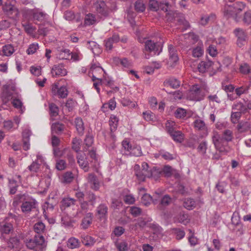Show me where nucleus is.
<instances>
[{"label":"nucleus","mask_w":251,"mask_h":251,"mask_svg":"<svg viewBox=\"0 0 251 251\" xmlns=\"http://www.w3.org/2000/svg\"><path fill=\"white\" fill-rule=\"evenodd\" d=\"M27 248L34 251H44L47 244L43 236L35 235L32 239H27L25 241Z\"/></svg>","instance_id":"obj_1"},{"label":"nucleus","mask_w":251,"mask_h":251,"mask_svg":"<svg viewBox=\"0 0 251 251\" xmlns=\"http://www.w3.org/2000/svg\"><path fill=\"white\" fill-rule=\"evenodd\" d=\"M238 5L237 3L226 5L223 9L224 16L227 19L232 18L236 22H239L240 18L238 15L241 12L242 9Z\"/></svg>","instance_id":"obj_2"},{"label":"nucleus","mask_w":251,"mask_h":251,"mask_svg":"<svg viewBox=\"0 0 251 251\" xmlns=\"http://www.w3.org/2000/svg\"><path fill=\"white\" fill-rule=\"evenodd\" d=\"M97 14L100 18L107 17L110 13V9L103 0H97L92 6Z\"/></svg>","instance_id":"obj_3"},{"label":"nucleus","mask_w":251,"mask_h":251,"mask_svg":"<svg viewBox=\"0 0 251 251\" xmlns=\"http://www.w3.org/2000/svg\"><path fill=\"white\" fill-rule=\"evenodd\" d=\"M204 97V94L200 89L199 84L192 85L188 94V98L192 100L200 101Z\"/></svg>","instance_id":"obj_4"},{"label":"nucleus","mask_w":251,"mask_h":251,"mask_svg":"<svg viewBox=\"0 0 251 251\" xmlns=\"http://www.w3.org/2000/svg\"><path fill=\"white\" fill-rule=\"evenodd\" d=\"M233 33L237 38L236 44L237 46L241 48L247 42L248 39L247 33L243 29L241 28H235Z\"/></svg>","instance_id":"obj_5"},{"label":"nucleus","mask_w":251,"mask_h":251,"mask_svg":"<svg viewBox=\"0 0 251 251\" xmlns=\"http://www.w3.org/2000/svg\"><path fill=\"white\" fill-rule=\"evenodd\" d=\"M216 68L217 70L220 68V64L219 63H214L212 61H201L198 65V69L200 73H205L210 67Z\"/></svg>","instance_id":"obj_6"},{"label":"nucleus","mask_w":251,"mask_h":251,"mask_svg":"<svg viewBox=\"0 0 251 251\" xmlns=\"http://www.w3.org/2000/svg\"><path fill=\"white\" fill-rule=\"evenodd\" d=\"M3 13L11 18H16L19 15L18 9L10 3H6L2 6Z\"/></svg>","instance_id":"obj_7"},{"label":"nucleus","mask_w":251,"mask_h":251,"mask_svg":"<svg viewBox=\"0 0 251 251\" xmlns=\"http://www.w3.org/2000/svg\"><path fill=\"white\" fill-rule=\"evenodd\" d=\"M77 163L79 166L82 168L85 172H88L89 169V165L91 162H92V160L88 159V157H86L85 153H79L77 156Z\"/></svg>","instance_id":"obj_8"},{"label":"nucleus","mask_w":251,"mask_h":251,"mask_svg":"<svg viewBox=\"0 0 251 251\" xmlns=\"http://www.w3.org/2000/svg\"><path fill=\"white\" fill-rule=\"evenodd\" d=\"M58 84V83H54L52 85V93L55 95H57L59 98H66L68 94L67 88L64 86L59 88Z\"/></svg>","instance_id":"obj_9"},{"label":"nucleus","mask_w":251,"mask_h":251,"mask_svg":"<svg viewBox=\"0 0 251 251\" xmlns=\"http://www.w3.org/2000/svg\"><path fill=\"white\" fill-rule=\"evenodd\" d=\"M51 74L53 77L65 76L67 74V71L62 64L54 65L51 70Z\"/></svg>","instance_id":"obj_10"},{"label":"nucleus","mask_w":251,"mask_h":251,"mask_svg":"<svg viewBox=\"0 0 251 251\" xmlns=\"http://www.w3.org/2000/svg\"><path fill=\"white\" fill-rule=\"evenodd\" d=\"M158 171L155 169L153 171H147L142 169L136 171V176L139 180L140 181H144L146 177H153L156 174L158 173Z\"/></svg>","instance_id":"obj_11"},{"label":"nucleus","mask_w":251,"mask_h":251,"mask_svg":"<svg viewBox=\"0 0 251 251\" xmlns=\"http://www.w3.org/2000/svg\"><path fill=\"white\" fill-rule=\"evenodd\" d=\"M176 25H182L183 31L187 29L190 25L188 21H187L184 17V15L180 13L177 12L175 18L174 22Z\"/></svg>","instance_id":"obj_12"},{"label":"nucleus","mask_w":251,"mask_h":251,"mask_svg":"<svg viewBox=\"0 0 251 251\" xmlns=\"http://www.w3.org/2000/svg\"><path fill=\"white\" fill-rule=\"evenodd\" d=\"M212 142L214 144L215 147L217 150H219L220 152H222L224 151L223 149L222 148V146L225 140L223 137L220 136L218 132H215L213 133V135L212 136Z\"/></svg>","instance_id":"obj_13"},{"label":"nucleus","mask_w":251,"mask_h":251,"mask_svg":"<svg viewBox=\"0 0 251 251\" xmlns=\"http://www.w3.org/2000/svg\"><path fill=\"white\" fill-rule=\"evenodd\" d=\"M31 135L30 130L25 128L22 132L23 148L25 151H27L30 148V136Z\"/></svg>","instance_id":"obj_14"},{"label":"nucleus","mask_w":251,"mask_h":251,"mask_svg":"<svg viewBox=\"0 0 251 251\" xmlns=\"http://www.w3.org/2000/svg\"><path fill=\"white\" fill-rule=\"evenodd\" d=\"M37 204L36 201L34 199H30L23 202L21 206L22 211L24 213H28L32 210V209L36 208Z\"/></svg>","instance_id":"obj_15"},{"label":"nucleus","mask_w":251,"mask_h":251,"mask_svg":"<svg viewBox=\"0 0 251 251\" xmlns=\"http://www.w3.org/2000/svg\"><path fill=\"white\" fill-rule=\"evenodd\" d=\"M87 181L90 184L91 189L95 191L99 190L100 186V182L95 174H89L87 176Z\"/></svg>","instance_id":"obj_16"},{"label":"nucleus","mask_w":251,"mask_h":251,"mask_svg":"<svg viewBox=\"0 0 251 251\" xmlns=\"http://www.w3.org/2000/svg\"><path fill=\"white\" fill-rule=\"evenodd\" d=\"M145 43V48L146 51H153L155 54L156 53L159 54L160 51H158V50L160 47V45L150 40H147Z\"/></svg>","instance_id":"obj_17"},{"label":"nucleus","mask_w":251,"mask_h":251,"mask_svg":"<svg viewBox=\"0 0 251 251\" xmlns=\"http://www.w3.org/2000/svg\"><path fill=\"white\" fill-rule=\"evenodd\" d=\"M120 41V37L118 34L114 33L112 37L104 41L105 47L108 50H111L113 48V44L118 43Z\"/></svg>","instance_id":"obj_18"},{"label":"nucleus","mask_w":251,"mask_h":251,"mask_svg":"<svg viewBox=\"0 0 251 251\" xmlns=\"http://www.w3.org/2000/svg\"><path fill=\"white\" fill-rule=\"evenodd\" d=\"M93 214L89 212L85 214L84 217L82 219L80 227L82 229H86L89 227L92 223Z\"/></svg>","instance_id":"obj_19"},{"label":"nucleus","mask_w":251,"mask_h":251,"mask_svg":"<svg viewBox=\"0 0 251 251\" xmlns=\"http://www.w3.org/2000/svg\"><path fill=\"white\" fill-rule=\"evenodd\" d=\"M193 126L195 129L197 130L202 132H206L207 131V127L205 122L200 119H197L193 122Z\"/></svg>","instance_id":"obj_20"},{"label":"nucleus","mask_w":251,"mask_h":251,"mask_svg":"<svg viewBox=\"0 0 251 251\" xmlns=\"http://www.w3.org/2000/svg\"><path fill=\"white\" fill-rule=\"evenodd\" d=\"M13 231V225L10 223L3 222L0 225V232L2 234H9Z\"/></svg>","instance_id":"obj_21"},{"label":"nucleus","mask_w":251,"mask_h":251,"mask_svg":"<svg viewBox=\"0 0 251 251\" xmlns=\"http://www.w3.org/2000/svg\"><path fill=\"white\" fill-rule=\"evenodd\" d=\"M57 57L59 59H68L71 55L70 50L67 49L59 47L57 49Z\"/></svg>","instance_id":"obj_22"},{"label":"nucleus","mask_w":251,"mask_h":251,"mask_svg":"<svg viewBox=\"0 0 251 251\" xmlns=\"http://www.w3.org/2000/svg\"><path fill=\"white\" fill-rule=\"evenodd\" d=\"M13 90L8 89L7 87H6L2 92L1 95H2V99L3 101L5 102H7L9 100L13 99Z\"/></svg>","instance_id":"obj_23"},{"label":"nucleus","mask_w":251,"mask_h":251,"mask_svg":"<svg viewBox=\"0 0 251 251\" xmlns=\"http://www.w3.org/2000/svg\"><path fill=\"white\" fill-rule=\"evenodd\" d=\"M64 128L65 126L63 124L59 122L53 123L51 127L52 133L59 134L63 131Z\"/></svg>","instance_id":"obj_24"},{"label":"nucleus","mask_w":251,"mask_h":251,"mask_svg":"<svg viewBox=\"0 0 251 251\" xmlns=\"http://www.w3.org/2000/svg\"><path fill=\"white\" fill-rule=\"evenodd\" d=\"M168 50L170 53L169 59L170 61L173 63H176L178 60V57L176 52V49L173 45H170L168 46Z\"/></svg>","instance_id":"obj_25"},{"label":"nucleus","mask_w":251,"mask_h":251,"mask_svg":"<svg viewBox=\"0 0 251 251\" xmlns=\"http://www.w3.org/2000/svg\"><path fill=\"white\" fill-rule=\"evenodd\" d=\"M75 127L78 133L82 135L83 134L84 126L83 121L80 118H76L75 121Z\"/></svg>","instance_id":"obj_26"},{"label":"nucleus","mask_w":251,"mask_h":251,"mask_svg":"<svg viewBox=\"0 0 251 251\" xmlns=\"http://www.w3.org/2000/svg\"><path fill=\"white\" fill-rule=\"evenodd\" d=\"M20 239L17 237H11L7 242L8 247L10 249H18L20 248Z\"/></svg>","instance_id":"obj_27"},{"label":"nucleus","mask_w":251,"mask_h":251,"mask_svg":"<svg viewBox=\"0 0 251 251\" xmlns=\"http://www.w3.org/2000/svg\"><path fill=\"white\" fill-rule=\"evenodd\" d=\"M47 14L43 12L35 10L32 12L33 20L39 22H42L45 19Z\"/></svg>","instance_id":"obj_28"},{"label":"nucleus","mask_w":251,"mask_h":251,"mask_svg":"<svg viewBox=\"0 0 251 251\" xmlns=\"http://www.w3.org/2000/svg\"><path fill=\"white\" fill-rule=\"evenodd\" d=\"M92 80L94 82V87L96 89L97 92L100 93V89L98 86L100 84H101L102 83L105 84L106 80H102L101 78H98L97 76H96L94 74L92 75Z\"/></svg>","instance_id":"obj_29"},{"label":"nucleus","mask_w":251,"mask_h":251,"mask_svg":"<svg viewBox=\"0 0 251 251\" xmlns=\"http://www.w3.org/2000/svg\"><path fill=\"white\" fill-rule=\"evenodd\" d=\"M170 135L175 141L178 143H181L184 140V135L180 131L175 130Z\"/></svg>","instance_id":"obj_30"},{"label":"nucleus","mask_w":251,"mask_h":251,"mask_svg":"<svg viewBox=\"0 0 251 251\" xmlns=\"http://www.w3.org/2000/svg\"><path fill=\"white\" fill-rule=\"evenodd\" d=\"M96 22V18L95 15L89 13L87 14L84 18V24L86 25H94Z\"/></svg>","instance_id":"obj_31"},{"label":"nucleus","mask_w":251,"mask_h":251,"mask_svg":"<svg viewBox=\"0 0 251 251\" xmlns=\"http://www.w3.org/2000/svg\"><path fill=\"white\" fill-rule=\"evenodd\" d=\"M118 122L119 119L116 116L112 115L110 117L109 124L110 127V131L112 132H114L116 130L118 126Z\"/></svg>","instance_id":"obj_32"},{"label":"nucleus","mask_w":251,"mask_h":251,"mask_svg":"<svg viewBox=\"0 0 251 251\" xmlns=\"http://www.w3.org/2000/svg\"><path fill=\"white\" fill-rule=\"evenodd\" d=\"M166 86H170L171 88L176 89L180 86V82L174 78H170L164 82Z\"/></svg>","instance_id":"obj_33"},{"label":"nucleus","mask_w":251,"mask_h":251,"mask_svg":"<svg viewBox=\"0 0 251 251\" xmlns=\"http://www.w3.org/2000/svg\"><path fill=\"white\" fill-rule=\"evenodd\" d=\"M75 202V200L74 199L70 198H64L61 201V207L64 208L69 207L72 205H74Z\"/></svg>","instance_id":"obj_34"},{"label":"nucleus","mask_w":251,"mask_h":251,"mask_svg":"<svg viewBox=\"0 0 251 251\" xmlns=\"http://www.w3.org/2000/svg\"><path fill=\"white\" fill-rule=\"evenodd\" d=\"M67 247L71 249L78 248L79 246V242L75 238L72 237L69 239L67 243Z\"/></svg>","instance_id":"obj_35"},{"label":"nucleus","mask_w":251,"mask_h":251,"mask_svg":"<svg viewBox=\"0 0 251 251\" xmlns=\"http://www.w3.org/2000/svg\"><path fill=\"white\" fill-rule=\"evenodd\" d=\"M97 213L100 218L104 217L108 212V207L104 204H100L97 208Z\"/></svg>","instance_id":"obj_36"},{"label":"nucleus","mask_w":251,"mask_h":251,"mask_svg":"<svg viewBox=\"0 0 251 251\" xmlns=\"http://www.w3.org/2000/svg\"><path fill=\"white\" fill-rule=\"evenodd\" d=\"M74 179L73 174L71 172H67L62 175L61 181L63 183H71Z\"/></svg>","instance_id":"obj_37"},{"label":"nucleus","mask_w":251,"mask_h":251,"mask_svg":"<svg viewBox=\"0 0 251 251\" xmlns=\"http://www.w3.org/2000/svg\"><path fill=\"white\" fill-rule=\"evenodd\" d=\"M88 48L92 50L94 54H99L100 52V49L99 48V45L94 41H89Z\"/></svg>","instance_id":"obj_38"},{"label":"nucleus","mask_w":251,"mask_h":251,"mask_svg":"<svg viewBox=\"0 0 251 251\" xmlns=\"http://www.w3.org/2000/svg\"><path fill=\"white\" fill-rule=\"evenodd\" d=\"M81 242L85 246H92L95 243V240L89 235H85L82 237Z\"/></svg>","instance_id":"obj_39"},{"label":"nucleus","mask_w":251,"mask_h":251,"mask_svg":"<svg viewBox=\"0 0 251 251\" xmlns=\"http://www.w3.org/2000/svg\"><path fill=\"white\" fill-rule=\"evenodd\" d=\"M183 206L188 210L193 209L195 206V201L191 198L185 199L183 201Z\"/></svg>","instance_id":"obj_40"},{"label":"nucleus","mask_w":251,"mask_h":251,"mask_svg":"<svg viewBox=\"0 0 251 251\" xmlns=\"http://www.w3.org/2000/svg\"><path fill=\"white\" fill-rule=\"evenodd\" d=\"M135 10L137 12H143L145 10L146 6L143 0H137L134 3Z\"/></svg>","instance_id":"obj_41"},{"label":"nucleus","mask_w":251,"mask_h":251,"mask_svg":"<svg viewBox=\"0 0 251 251\" xmlns=\"http://www.w3.org/2000/svg\"><path fill=\"white\" fill-rule=\"evenodd\" d=\"M45 230V225L42 222H38L35 224L34 226V230L35 232L39 234H42L44 233Z\"/></svg>","instance_id":"obj_42"},{"label":"nucleus","mask_w":251,"mask_h":251,"mask_svg":"<svg viewBox=\"0 0 251 251\" xmlns=\"http://www.w3.org/2000/svg\"><path fill=\"white\" fill-rule=\"evenodd\" d=\"M203 49L201 46H198L193 48L192 50V55L194 57L199 58L203 54Z\"/></svg>","instance_id":"obj_43"},{"label":"nucleus","mask_w":251,"mask_h":251,"mask_svg":"<svg viewBox=\"0 0 251 251\" xmlns=\"http://www.w3.org/2000/svg\"><path fill=\"white\" fill-rule=\"evenodd\" d=\"M172 230L176 235V239L178 240L182 239L185 236V233L183 229L179 228H174L172 229Z\"/></svg>","instance_id":"obj_44"},{"label":"nucleus","mask_w":251,"mask_h":251,"mask_svg":"<svg viewBox=\"0 0 251 251\" xmlns=\"http://www.w3.org/2000/svg\"><path fill=\"white\" fill-rule=\"evenodd\" d=\"M222 137L225 141L226 142H229L232 141L233 137V132L229 129L225 130L222 133Z\"/></svg>","instance_id":"obj_45"},{"label":"nucleus","mask_w":251,"mask_h":251,"mask_svg":"<svg viewBox=\"0 0 251 251\" xmlns=\"http://www.w3.org/2000/svg\"><path fill=\"white\" fill-rule=\"evenodd\" d=\"M172 201V198L168 195H165L161 199L159 205L162 207H165L169 205Z\"/></svg>","instance_id":"obj_46"},{"label":"nucleus","mask_w":251,"mask_h":251,"mask_svg":"<svg viewBox=\"0 0 251 251\" xmlns=\"http://www.w3.org/2000/svg\"><path fill=\"white\" fill-rule=\"evenodd\" d=\"M2 51L4 55L9 56L14 52V49L11 45L8 44L3 47Z\"/></svg>","instance_id":"obj_47"},{"label":"nucleus","mask_w":251,"mask_h":251,"mask_svg":"<svg viewBox=\"0 0 251 251\" xmlns=\"http://www.w3.org/2000/svg\"><path fill=\"white\" fill-rule=\"evenodd\" d=\"M242 21L244 24L249 25L251 24V11L249 10L246 12L242 18Z\"/></svg>","instance_id":"obj_48"},{"label":"nucleus","mask_w":251,"mask_h":251,"mask_svg":"<svg viewBox=\"0 0 251 251\" xmlns=\"http://www.w3.org/2000/svg\"><path fill=\"white\" fill-rule=\"evenodd\" d=\"M149 7L151 11H156L158 10L159 4L156 0H149Z\"/></svg>","instance_id":"obj_49"},{"label":"nucleus","mask_w":251,"mask_h":251,"mask_svg":"<svg viewBox=\"0 0 251 251\" xmlns=\"http://www.w3.org/2000/svg\"><path fill=\"white\" fill-rule=\"evenodd\" d=\"M49 109L51 117H55L58 114V107L54 103H51L50 104Z\"/></svg>","instance_id":"obj_50"},{"label":"nucleus","mask_w":251,"mask_h":251,"mask_svg":"<svg viewBox=\"0 0 251 251\" xmlns=\"http://www.w3.org/2000/svg\"><path fill=\"white\" fill-rule=\"evenodd\" d=\"M247 109V105L245 106L241 102L237 103L233 106V109L237 110L238 112H240V113L246 112Z\"/></svg>","instance_id":"obj_51"},{"label":"nucleus","mask_w":251,"mask_h":251,"mask_svg":"<svg viewBox=\"0 0 251 251\" xmlns=\"http://www.w3.org/2000/svg\"><path fill=\"white\" fill-rule=\"evenodd\" d=\"M23 26L26 33L28 34H33L35 31V28L30 24H23Z\"/></svg>","instance_id":"obj_52"},{"label":"nucleus","mask_w":251,"mask_h":251,"mask_svg":"<svg viewBox=\"0 0 251 251\" xmlns=\"http://www.w3.org/2000/svg\"><path fill=\"white\" fill-rule=\"evenodd\" d=\"M96 196L92 192H89L88 194L87 199V201L90 203V205L92 206L93 207H94L96 201Z\"/></svg>","instance_id":"obj_53"},{"label":"nucleus","mask_w":251,"mask_h":251,"mask_svg":"<svg viewBox=\"0 0 251 251\" xmlns=\"http://www.w3.org/2000/svg\"><path fill=\"white\" fill-rule=\"evenodd\" d=\"M129 211L133 217H136L141 215L142 210L138 207L131 206L130 207Z\"/></svg>","instance_id":"obj_54"},{"label":"nucleus","mask_w":251,"mask_h":251,"mask_svg":"<svg viewBox=\"0 0 251 251\" xmlns=\"http://www.w3.org/2000/svg\"><path fill=\"white\" fill-rule=\"evenodd\" d=\"M250 89V85L246 87L242 86L240 87L237 88L235 90V92L238 96H240L242 94H246L248 93L249 89Z\"/></svg>","instance_id":"obj_55"},{"label":"nucleus","mask_w":251,"mask_h":251,"mask_svg":"<svg viewBox=\"0 0 251 251\" xmlns=\"http://www.w3.org/2000/svg\"><path fill=\"white\" fill-rule=\"evenodd\" d=\"M175 126V123L174 122H170L169 121H167L166 124V129L170 135L176 130L175 127H174Z\"/></svg>","instance_id":"obj_56"},{"label":"nucleus","mask_w":251,"mask_h":251,"mask_svg":"<svg viewBox=\"0 0 251 251\" xmlns=\"http://www.w3.org/2000/svg\"><path fill=\"white\" fill-rule=\"evenodd\" d=\"M91 71L93 75L94 74L96 76L97 75V72L100 74H102L104 72L103 69L100 66H97L96 64H92L91 67Z\"/></svg>","instance_id":"obj_57"},{"label":"nucleus","mask_w":251,"mask_h":251,"mask_svg":"<svg viewBox=\"0 0 251 251\" xmlns=\"http://www.w3.org/2000/svg\"><path fill=\"white\" fill-rule=\"evenodd\" d=\"M130 153L135 156H140L142 154L141 148L140 146L133 147L130 151Z\"/></svg>","instance_id":"obj_58"},{"label":"nucleus","mask_w":251,"mask_h":251,"mask_svg":"<svg viewBox=\"0 0 251 251\" xmlns=\"http://www.w3.org/2000/svg\"><path fill=\"white\" fill-rule=\"evenodd\" d=\"M116 246L119 251H127V243L125 241L118 242Z\"/></svg>","instance_id":"obj_59"},{"label":"nucleus","mask_w":251,"mask_h":251,"mask_svg":"<svg viewBox=\"0 0 251 251\" xmlns=\"http://www.w3.org/2000/svg\"><path fill=\"white\" fill-rule=\"evenodd\" d=\"M80 141L78 139L74 138L72 141V149L76 152L80 149Z\"/></svg>","instance_id":"obj_60"},{"label":"nucleus","mask_w":251,"mask_h":251,"mask_svg":"<svg viewBox=\"0 0 251 251\" xmlns=\"http://www.w3.org/2000/svg\"><path fill=\"white\" fill-rule=\"evenodd\" d=\"M198 151L202 154H204L207 150V143L206 141L201 142L197 148Z\"/></svg>","instance_id":"obj_61"},{"label":"nucleus","mask_w":251,"mask_h":251,"mask_svg":"<svg viewBox=\"0 0 251 251\" xmlns=\"http://www.w3.org/2000/svg\"><path fill=\"white\" fill-rule=\"evenodd\" d=\"M227 183L225 181H219L216 184V187L220 193L223 194L225 193V187Z\"/></svg>","instance_id":"obj_62"},{"label":"nucleus","mask_w":251,"mask_h":251,"mask_svg":"<svg viewBox=\"0 0 251 251\" xmlns=\"http://www.w3.org/2000/svg\"><path fill=\"white\" fill-rule=\"evenodd\" d=\"M152 197L148 194H145L142 197L141 202L145 205L148 206L150 204Z\"/></svg>","instance_id":"obj_63"},{"label":"nucleus","mask_w":251,"mask_h":251,"mask_svg":"<svg viewBox=\"0 0 251 251\" xmlns=\"http://www.w3.org/2000/svg\"><path fill=\"white\" fill-rule=\"evenodd\" d=\"M66 163L65 160L60 159L56 161L55 167L59 171L64 170L66 168Z\"/></svg>","instance_id":"obj_64"}]
</instances>
